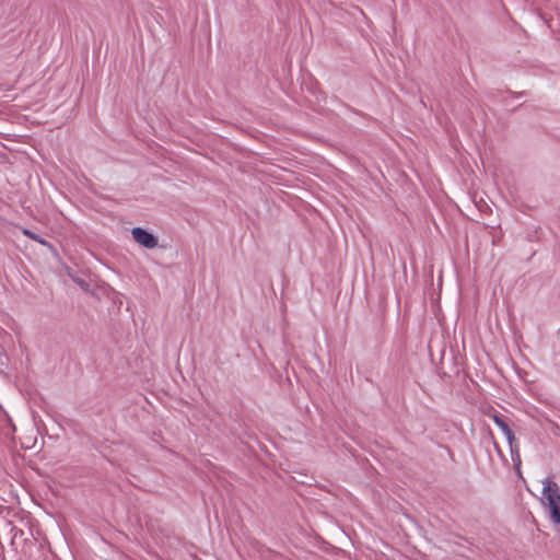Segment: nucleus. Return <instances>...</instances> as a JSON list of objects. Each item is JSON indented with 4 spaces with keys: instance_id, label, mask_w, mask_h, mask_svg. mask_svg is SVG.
Returning <instances> with one entry per match:
<instances>
[{
    "instance_id": "f257e3e1",
    "label": "nucleus",
    "mask_w": 560,
    "mask_h": 560,
    "mask_svg": "<svg viewBox=\"0 0 560 560\" xmlns=\"http://www.w3.org/2000/svg\"><path fill=\"white\" fill-rule=\"evenodd\" d=\"M541 504L548 512L549 520L560 535V488L550 477L542 480Z\"/></svg>"
},
{
    "instance_id": "f03ea898",
    "label": "nucleus",
    "mask_w": 560,
    "mask_h": 560,
    "mask_svg": "<svg viewBox=\"0 0 560 560\" xmlns=\"http://www.w3.org/2000/svg\"><path fill=\"white\" fill-rule=\"evenodd\" d=\"M132 240L147 249H153L159 245V237L145 228L135 226L131 229Z\"/></svg>"
},
{
    "instance_id": "7ed1b4c3",
    "label": "nucleus",
    "mask_w": 560,
    "mask_h": 560,
    "mask_svg": "<svg viewBox=\"0 0 560 560\" xmlns=\"http://www.w3.org/2000/svg\"><path fill=\"white\" fill-rule=\"evenodd\" d=\"M68 276L72 279V281L85 293L91 294L96 300H101L97 291L93 289L90 279L82 271H75L72 268H67Z\"/></svg>"
},
{
    "instance_id": "20e7f679",
    "label": "nucleus",
    "mask_w": 560,
    "mask_h": 560,
    "mask_svg": "<svg viewBox=\"0 0 560 560\" xmlns=\"http://www.w3.org/2000/svg\"><path fill=\"white\" fill-rule=\"evenodd\" d=\"M229 418L233 422V424L231 427L233 434L237 435L240 439L242 436H248V438L252 436L250 432H249V428L244 422V420L242 419V417L237 410L230 411Z\"/></svg>"
},
{
    "instance_id": "39448f33",
    "label": "nucleus",
    "mask_w": 560,
    "mask_h": 560,
    "mask_svg": "<svg viewBox=\"0 0 560 560\" xmlns=\"http://www.w3.org/2000/svg\"><path fill=\"white\" fill-rule=\"evenodd\" d=\"M491 418H492L493 422L501 429V431L505 435L508 443L509 444L514 443L516 438L508 422V419L502 413H499L497 411H494L491 415Z\"/></svg>"
},
{
    "instance_id": "423d86ee",
    "label": "nucleus",
    "mask_w": 560,
    "mask_h": 560,
    "mask_svg": "<svg viewBox=\"0 0 560 560\" xmlns=\"http://www.w3.org/2000/svg\"><path fill=\"white\" fill-rule=\"evenodd\" d=\"M510 446V453H511V458L513 460V464H514V470L515 472L521 476V464H522V460H521V455H520V447H518V443L517 441L515 440L514 443L512 444H509Z\"/></svg>"
},
{
    "instance_id": "0eeeda50",
    "label": "nucleus",
    "mask_w": 560,
    "mask_h": 560,
    "mask_svg": "<svg viewBox=\"0 0 560 560\" xmlns=\"http://www.w3.org/2000/svg\"><path fill=\"white\" fill-rule=\"evenodd\" d=\"M23 234L26 237H28V238H31V240H33V241H35V242H37V243H39V244H42L44 246H47L49 249L55 250V247L52 246L51 243H49L48 241H46L45 238H43L40 235L36 234L35 232H33V231H31L28 229H24L23 230Z\"/></svg>"
},
{
    "instance_id": "6e6552de",
    "label": "nucleus",
    "mask_w": 560,
    "mask_h": 560,
    "mask_svg": "<svg viewBox=\"0 0 560 560\" xmlns=\"http://www.w3.org/2000/svg\"><path fill=\"white\" fill-rule=\"evenodd\" d=\"M505 93H508L509 95H511L512 97H523V96H526L527 95V92L526 91H522V92H514L510 89H506L505 90Z\"/></svg>"
},
{
    "instance_id": "1a4fd4ad",
    "label": "nucleus",
    "mask_w": 560,
    "mask_h": 560,
    "mask_svg": "<svg viewBox=\"0 0 560 560\" xmlns=\"http://www.w3.org/2000/svg\"><path fill=\"white\" fill-rule=\"evenodd\" d=\"M494 446H495V448H497V451H498L499 455H500V456H503V453H502V451H501V448H500V446L498 445V443H497V442H494Z\"/></svg>"
},
{
    "instance_id": "9d476101",
    "label": "nucleus",
    "mask_w": 560,
    "mask_h": 560,
    "mask_svg": "<svg viewBox=\"0 0 560 560\" xmlns=\"http://www.w3.org/2000/svg\"><path fill=\"white\" fill-rule=\"evenodd\" d=\"M521 106H522V104H520V105H518V106H516V107L511 108V109H510V112H511V113H513V112L517 110Z\"/></svg>"
}]
</instances>
